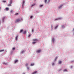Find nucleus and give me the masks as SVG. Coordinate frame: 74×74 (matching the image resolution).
<instances>
[{
	"label": "nucleus",
	"mask_w": 74,
	"mask_h": 74,
	"mask_svg": "<svg viewBox=\"0 0 74 74\" xmlns=\"http://www.w3.org/2000/svg\"><path fill=\"white\" fill-rule=\"evenodd\" d=\"M22 20V18H19L16 20L15 22L16 23H17V22H19V21H21Z\"/></svg>",
	"instance_id": "nucleus-1"
},
{
	"label": "nucleus",
	"mask_w": 74,
	"mask_h": 74,
	"mask_svg": "<svg viewBox=\"0 0 74 74\" xmlns=\"http://www.w3.org/2000/svg\"><path fill=\"white\" fill-rule=\"evenodd\" d=\"M33 41H35V42H32V44H35V43H36V42H37V41H38V40L36 39H33Z\"/></svg>",
	"instance_id": "nucleus-2"
},
{
	"label": "nucleus",
	"mask_w": 74,
	"mask_h": 74,
	"mask_svg": "<svg viewBox=\"0 0 74 74\" xmlns=\"http://www.w3.org/2000/svg\"><path fill=\"white\" fill-rule=\"evenodd\" d=\"M5 17H4L2 18V21L3 22H4V19H5Z\"/></svg>",
	"instance_id": "nucleus-3"
},
{
	"label": "nucleus",
	"mask_w": 74,
	"mask_h": 74,
	"mask_svg": "<svg viewBox=\"0 0 74 74\" xmlns=\"http://www.w3.org/2000/svg\"><path fill=\"white\" fill-rule=\"evenodd\" d=\"M41 50H37V52H38V53H40V52H41Z\"/></svg>",
	"instance_id": "nucleus-4"
},
{
	"label": "nucleus",
	"mask_w": 74,
	"mask_h": 74,
	"mask_svg": "<svg viewBox=\"0 0 74 74\" xmlns=\"http://www.w3.org/2000/svg\"><path fill=\"white\" fill-rule=\"evenodd\" d=\"M24 3H25V1H24V0H23V4H22V7H23V6H24Z\"/></svg>",
	"instance_id": "nucleus-5"
},
{
	"label": "nucleus",
	"mask_w": 74,
	"mask_h": 74,
	"mask_svg": "<svg viewBox=\"0 0 74 74\" xmlns=\"http://www.w3.org/2000/svg\"><path fill=\"white\" fill-rule=\"evenodd\" d=\"M63 5H61L60 6H59L58 8L59 9H60V8H61V7H62Z\"/></svg>",
	"instance_id": "nucleus-6"
},
{
	"label": "nucleus",
	"mask_w": 74,
	"mask_h": 74,
	"mask_svg": "<svg viewBox=\"0 0 74 74\" xmlns=\"http://www.w3.org/2000/svg\"><path fill=\"white\" fill-rule=\"evenodd\" d=\"M18 35H17L15 38L16 39V40H18Z\"/></svg>",
	"instance_id": "nucleus-7"
},
{
	"label": "nucleus",
	"mask_w": 74,
	"mask_h": 74,
	"mask_svg": "<svg viewBox=\"0 0 74 74\" xmlns=\"http://www.w3.org/2000/svg\"><path fill=\"white\" fill-rule=\"evenodd\" d=\"M37 71H35V72H33V73H32V74H36V73H37Z\"/></svg>",
	"instance_id": "nucleus-8"
},
{
	"label": "nucleus",
	"mask_w": 74,
	"mask_h": 74,
	"mask_svg": "<svg viewBox=\"0 0 74 74\" xmlns=\"http://www.w3.org/2000/svg\"><path fill=\"white\" fill-rule=\"evenodd\" d=\"M52 41H53V42H55V39H54V38H53L52 39Z\"/></svg>",
	"instance_id": "nucleus-9"
},
{
	"label": "nucleus",
	"mask_w": 74,
	"mask_h": 74,
	"mask_svg": "<svg viewBox=\"0 0 74 74\" xmlns=\"http://www.w3.org/2000/svg\"><path fill=\"white\" fill-rule=\"evenodd\" d=\"M22 32H23V29H21V30L20 31V33H22Z\"/></svg>",
	"instance_id": "nucleus-10"
},
{
	"label": "nucleus",
	"mask_w": 74,
	"mask_h": 74,
	"mask_svg": "<svg viewBox=\"0 0 74 74\" xmlns=\"http://www.w3.org/2000/svg\"><path fill=\"white\" fill-rule=\"evenodd\" d=\"M58 26H56L54 28L55 29H57V28H58Z\"/></svg>",
	"instance_id": "nucleus-11"
},
{
	"label": "nucleus",
	"mask_w": 74,
	"mask_h": 74,
	"mask_svg": "<svg viewBox=\"0 0 74 74\" xmlns=\"http://www.w3.org/2000/svg\"><path fill=\"white\" fill-rule=\"evenodd\" d=\"M23 33L24 34H26V31H24Z\"/></svg>",
	"instance_id": "nucleus-12"
},
{
	"label": "nucleus",
	"mask_w": 74,
	"mask_h": 74,
	"mask_svg": "<svg viewBox=\"0 0 74 74\" xmlns=\"http://www.w3.org/2000/svg\"><path fill=\"white\" fill-rule=\"evenodd\" d=\"M58 59V57H56L54 60L55 61H56V59Z\"/></svg>",
	"instance_id": "nucleus-13"
},
{
	"label": "nucleus",
	"mask_w": 74,
	"mask_h": 74,
	"mask_svg": "<svg viewBox=\"0 0 74 74\" xmlns=\"http://www.w3.org/2000/svg\"><path fill=\"white\" fill-rule=\"evenodd\" d=\"M12 0H10V4H12Z\"/></svg>",
	"instance_id": "nucleus-14"
},
{
	"label": "nucleus",
	"mask_w": 74,
	"mask_h": 74,
	"mask_svg": "<svg viewBox=\"0 0 74 74\" xmlns=\"http://www.w3.org/2000/svg\"><path fill=\"white\" fill-rule=\"evenodd\" d=\"M8 5L9 6H11V3H10V4H8Z\"/></svg>",
	"instance_id": "nucleus-15"
},
{
	"label": "nucleus",
	"mask_w": 74,
	"mask_h": 74,
	"mask_svg": "<svg viewBox=\"0 0 74 74\" xmlns=\"http://www.w3.org/2000/svg\"><path fill=\"white\" fill-rule=\"evenodd\" d=\"M9 10V9L8 8H7L5 9V10H6V11H7L8 10Z\"/></svg>",
	"instance_id": "nucleus-16"
},
{
	"label": "nucleus",
	"mask_w": 74,
	"mask_h": 74,
	"mask_svg": "<svg viewBox=\"0 0 74 74\" xmlns=\"http://www.w3.org/2000/svg\"><path fill=\"white\" fill-rule=\"evenodd\" d=\"M18 61V60H16L15 62H14V63H16V62H17Z\"/></svg>",
	"instance_id": "nucleus-17"
},
{
	"label": "nucleus",
	"mask_w": 74,
	"mask_h": 74,
	"mask_svg": "<svg viewBox=\"0 0 74 74\" xmlns=\"http://www.w3.org/2000/svg\"><path fill=\"white\" fill-rule=\"evenodd\" d=\"M36 4L35 3H33L32 5V7L34 6Z\"/></svg>",
	"instance_id": "nucleus-18"
},
{
	"label": "nucleus",
	"mask_w": 74,
	"mask_h": 74,
	"mask_svg": "<svg viewBox=\"0 0 74 74\" xmlns=\"http://www.w3.org/2000/svg\"><path fill=\"white\" fill-rule=\"evenodd\" d=\"M60 64L61 63H62V61H60L59 62H58Z\"/></svg>",
	"instance_id": "nucleus-19"
},
{
	"label": "nucleus",
	"mask_w": 74,
	"mask_h": 74,
	"mask_svg": "<svg viewBox=\"0 0 74 74\" xmlns=\"http://www.w3.org/2000/svg\"><path fill=\"white\" fill-rule=\"evenodd\" d=\"M18 14H19V13H18L15 14V15H18Z\"/></svg>",
	"instance_id": "nucleus-20"
},
{
	"label": "nucleus",
	"mask_w": 74,
	"mask_h": 74,
	"mask_svg": "<svg viewBox=\"0 0 74 74\" xmlns=\"http://www.w3.org/2000/svg\"><path fill=\"white\" fill-rule=\"evenodd\" d=\"M25 66H27V67L28 66V63H26L25 64Z\"/></svg>",
	"instance_id": "nucleus-21"
},
{
	"label": "nucleus",
	"mask_w": 74,
	"mask_h": 74,
	"mask_svg": "<svg viewBox=\"0 0 74 74\" xmlns=\"http://www.w3.org/2000/svg\"><path fill=\"white\" fill-rule=\"evenodd\" d=\"M4 51V50H0V52H3V51Z\"/></svg>",
	"instance_id": "nucleus-22"
},
{
	"label": "nucleus",
	"mask_w": 74,
	"mask_h": 74,
	"mask_svg": "<svg viewBox=\"0 0 74 74\" xmlns=\"http://www.w3.org/2000/svg\"><path fill=\"white\" fill-rule=\"evenodd\" d=\"M34 66V64H32L31 65V66Z\"/></svg>",
	"instance_id": "nucleus-23"
},
{
	"label": "nucleus",
	"mask_w": 74,
	"mask_h": 74,
	"mask_svg": "<svg viewBox=\"0 0 74 74\" xmlns=\"http://www.w3.org/2000/svg\"><path fill=\"white\" fill-rule=\"evenodd\" d=\"M64 27H65V26L64 25L62 26V28H64Z\"/></svg>",
	"instance_id": "nucleus-24"
},
{
	"label": "nucleus",
	"mask_w": 74,
	"mask_h": 74,
	"mask_svg": "<svg viewBox=\"0 0 74 74\" xmlns=\"http://www.w3.org/2000/svg\"><path fill=\"white\" fill-rule=\"evenodd\" d=\"M34 30H33V29H32V33H33H33H34Z\"/></svg>",
	"instance_id": "nucleus-25"
},
{
	"label": "nucleus",
	"mask_w": 74,
	"mask_h": 74,
	"mask_svg": "<svg viewBox=\"0 0 74 74\" xmlns=\"http://www.w3.org/2000/svg\"><path fill=\"white\" fill-rule=\"evenodd\" d=\"M47 0H45V3H47Z\"/></svg>",
	"instance_id": "nucleus-26"
},
{
	"label": "nucleus",
	"mask_w": 74,
	"mask_h": 74,
	"mask_svg": "<svg viewBox=\"0 0 74 74\" xmlns=\"http://www.w3.org/2000/svg\"><path fill=\"white\" fill-rule=\"evenodd\" d=\"M67 71V69H64V71Z\"/></svg>",
	"instance_id": "nucleus-27"
},
{
	"label": "nucleus",
	"mask_w": 74,
	"mask_h": 74,
	"mask_svg": "<svg viewBox=\"0 0 74 74\" xmlns=\"http://www.w3.org/2000/svg\"><path fill=\"white\" fill-rule=\"evenodd\" d=\"M3 3H6V1H3Z\"/></svg>",
	"instance_id": "nucleus-28"
},
{
	"label": "nucleus",
	"mask_w": 74,
	"mask_h": 74,
	"mask_svg": "<svg viewBox=\"0 0 74 74\" xmlns=\"http://www.w3.org/2000/svg\"><path fill=\"white\" fill-rule=\"evenodd\" d=\"M40 7H42L43 6V5H40Z\"/></svg>",
	"instance_id": "nucleus-29"
},
{
	"label": "nucleus",
	"mask_w": 74,
	"mask_h": 74,
	"mask_svg": "<svg viewBox=\"0 0 74 74\" xmlns=\"http://www.w3.org/2000/svg\"><path fill=\"white\" fill-rule=\"evenodd\" d=\"M15 48H13V49H12L14 51V50H15Z\"/></svg>",
	"instance_id": "nucleus-30"
},
{
	"label": "nucleus",
	"mask_w": 74,
	"mask_h": 74,
	"mask_svg": "<svg viewBox=\"0 0 74 74\" xmlns=\"http://www.w3.org/2000/svg\"><path fill=\"white\" fill-rule=\"evenodd\" d=\"M60 19V18H58V19H56L55 20V21H56V20H58V19Z\"/></svg>",
	"instance_id": "nucleus-31"
},
{
	"label": "nucleus",
	"mask_w": 74,
	"mask_h": 74,
	"mask_svg": "<svg viewBox=\"0 0 74 74\" xmlns=\"http://www.w3.org/2000/svg\"><path fill=\"white\" fill-rule=\"evenodd\" d=\"M23 52H24V50L23 51L21 52V53H23Z\"/></svg>",
	"instance_id": "nucleus-32"
},
{
	"label": "nucleus",
	"mask_w": 74,
	"mask_h": 74,
	"mask_svg": "<svg viewBox=\"0 0 74 74\" xmlns=\"http://www.w3.org/2000/svg\"><path fill=\"white\" fill-rule=\"evenodd\" d=\"M33 18V16H30V18Z\"/></svg>",
	"instance_id": "nucleus-33"
},
{
	"label": "nucleus",
	"mask_w": 74,
	"mask_h": 74,
	"mask_svg": "<svg viewBox=\"0 0 74 74\" xmlns=\"http://www.w3.org/2000/svg\"><path fill=\"white\" fill-rule=\"evenodd\" d=\"M10 12H12V10H11L10 11Z\"/></svg>",
	"instance_id": "nucleus-34"
},
{
	"label": "nucleus",
	"mask_w": 74,
	"mask_h": 74,
	"mask_svg": "<svg viewBox=\"0 0 74 74\" xmlns=\"http://www.w3.org/2000/svg\"><path fill=\"white\" fill-rule=\"evenodd\" d=\"M30 34H29V35L28 36V37H30Z\"/></svg>",
	"instance_id": "nucleus-35"
},
{
	"label": "nucleus",
	"mask_w": 74,
	"mask_h": 74,
	"mask_svg": "<svg viewBox=\"0 0 74 74\" xmlns=\"http://www.w3.org/2000/svg\"><path fill=\"white\" fill-rule=\"evenodd\" d=\"M51 28H53V26H52V25H51Z\"/></svg>",
	"instance_id": "nucleus-36"
},
{
	"label": "nucleus",
	"mask_w": 74,
	"mask_h": 74,
	"mask_svg": "<svg viewBox=\"0 0 74 74\" xmlns=\"http://www.w3.org/2000/svg\"><path fill=\"white\" fill-rule=\"evenodd\" d=\"M27 69H29V67H27Z\"/></svg>",
	"instance_id": "nucleus-37"
},
{
	"label": "nucleus",
	"mask_w": 74,
	"mask_h": 74,
	"mask_svg": "<svg viewBox=\"0 0 74 74\" xmlns=\"http://www.w3.org/2000/svg\"><path fill=\"white\" fill-rule=\"evenodd\" d=\"M73 30H74V28L73 29Z\"/></svg>",
	"instance_id": "nucleus-38"
},
{
	"label": "nucleus",
	"mask_w": 74,
	"mask_h": 74,
	"mask_svg": "<svg viewBox=\"0 0 74 74\" xmlns=\"http://www.w3.org/2000/svg\"><path fill=\"white\" fill-rule=\"evenodd\" d=\"M53 64H54V63H53Z\"/></svg>",
	"instance_id": "nucleus-39"
},
{
	"label": "nucleus",
	"mask_w": 74,
	"mask_h": 74,
	"mask_svg": "<svg viewBox=\"0 0 74 74\" xmlns=\"http://www.w3.org/2000/svg\"><path fill=\"white\" fill-rule=\"evenodd\" d=\"M24 74H25V73H24Z\"/></svg>",
	"instance_id": "nucleus-40"
}]
</instances>
